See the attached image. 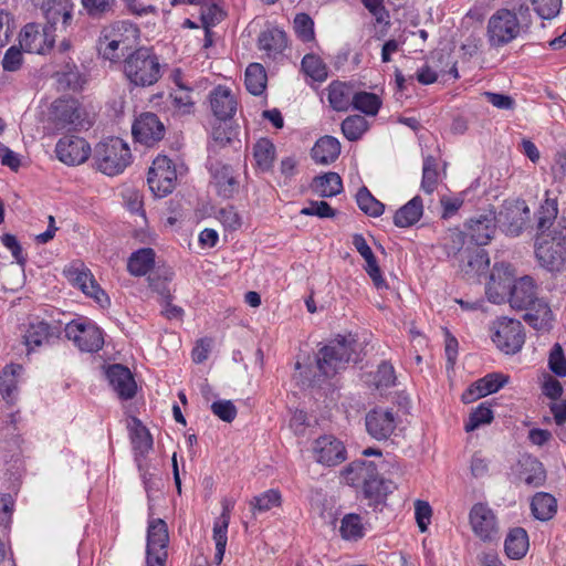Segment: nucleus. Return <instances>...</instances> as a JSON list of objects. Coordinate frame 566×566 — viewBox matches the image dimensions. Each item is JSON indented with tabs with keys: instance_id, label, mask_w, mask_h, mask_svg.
<instances>
[{
	"instance_id": "1",
	"label": "nucleus",
	"mask_w": 566,
	"mask_h": 566,
	"mask_svg": "<svg viewBox=\"0 0 566 566\" xmlns=\"http://www.w3.org/2000/svg\"><path fill=\"white\" fill-rule=\"evenodd\" d=\"M378 462L375 460L357 459L340 471L344 482L353 488H360L364 499L375 510L384 505L389 494L396 490V484L380 475Z\"/></svg>"
},
{
	"instance_id": "2",
	"label": "nucleus",
	"mask_w": 566,
	"mask_h": 566,
	"mask_svg": "<svg viewBox=\"0 0 566 566\" xmlns=\"http://www.w3.org/2000/svg\"><path fill=\"white\" fill-rule=\"evenodd\" d=\"M140 36L137 24L129 20H116L104 25L98 39V52L106 60L118 61Z\"/></svg>"
},
{
	"instance_id": "3",
	"label": "nucleus",
	"mask_w": 566,
	"mask_h": 566,
	"mask_svg": "<svg viewBox=\"0 0 566 566\" xmlns=\"http://www.w3.org/2000/svg\"><path fill=\"white\" fill-rule=\"evenodd\" d=\"M538 263L548 271H558L566 261V220L560 219L547 233H538L535 244Z\"/></svg>"
},
{
	"instance_id": "4",
	"label": "nucleus",
	"mask_w": 566,
	"mask_h": 566,
	"mask_svg": "<svg viewBox=\"0 0 566 566\" xmlns=\"http://www.w3.org/2000/svg\"><path fill=\"white\" fill-rule=\"evenodd\" d=\"M527 29L528 27L520 21L515 11L500 8L488 20V43L491 48H503L520 38Z\"/></svg>"
},
{
	"instance_id": "5",
	"label": "nucleus",
	"mask_w": 566,
	"mask_h": 566,
	"mask_svg": "<svg viewBox=\"0 0 566 566\" xmlns=\"http://www.w3.org/2000/svg\"><path fill=\"white\" fill-rule=\"evenodd\" d=\"M124 73L136 86H150L160 78L157 55L148 48H139L124 60Z\"/></svg>"
},
{
	"instance_id": "6",
	"label": "nucleus",
	"mask_w": 566,
	"mask_h": 566,
	"mask_svg": "<svg viewBox=\"0 0 566 566\" xmlns=\"http://www.w3.org/2000/svg\"><path fill=\"white\" fill-rule=\"evenodd\" d=\"M93 159L101 172L115 176L123 172L130 164L132 154L123 139L111 137L95 146Z\"/></svg>"
},
{
	"instance_id": "7",
	"label": "nucleus",
	"mask_w": 566,
	"mask_h": 566,
	"mask_svg": "<svg viewBox=\"0 0 566 566\" xmlns=\"http://www.w3.org/2000/svg\"><path fill=\"white\" fill-rule=\"evenodd\" d=\"M355 340L339 336L319 349L317 367L325 377L335 376L340 369L354 360Z\"/></svg>"
},
{
	"instance_id": "8",
	"label": "nucleus",
	"mask_w": 566,
	"mask_h": 566,
	"mask_svg": "<svg viewBox=\"0 0 566 566\" xmlns=\"http://www.w3.org/2000/svg\"><path fill=\"white\" fill-rule=\"evenodd\" d=\"M491 338L501 352L516 354L525 340L523 325L517 319L500 317L492 323Z\"/></svg>"
},
{
	"instance_id": "9",
	"label": "nucleus",
	"mask_w": 566,
	"mask_h": 566,
	"mask_svg": "<svg viewBox=\"0 0 566 566\" xmlns=\"http://www.w3.org/2000/svg\"><path fill=\"white\" fill-rule=\"evenodd\" d=\"M65 336L82 352H98L104 344L102 331L92 321L84 317L66 324Z\"/></svg>"
},
{
	"instance_id": "10",
	"label": "nucleus",
	"mask_w": 566,
	"mask_h": 566,
	"mask_svg": "<svg viewBox=\"0 0 566 566\" xmlns=\"http://www.w3.org/2000/svg\"><path fill=\"white\" fill-rule=\"evenodd\" d=\"M469 523L473 534L483 543L500 539V526L494 511L486 503H475L469 512Z\"/></svg>"
},
{
	"instance_id": "11",
	"label": "nucleus",
	"mask_w": 566,
	"mask_h": 566,
	"mask_svg": "<svg viewBox=\"0 0 566 566\" xmlns=\"http://www.w3.org/2000/svg\"><path fill=\"white\" fill-rule=\"evenodd\" d=\"M50 115L57 129H77L86 125L85 111L74 98H59L53 102Z\"/></svg>"
},
{
	"instance_id": "12",
	"label": "nucleus",
	"mask_w": 566,
	"mask_h": 566,
	"mask_svg": "<svg viewBox=\"0 0 566 566\" xmlns=\"http://www.w3.org/2000/svg\"><path fill=\"white\" fill-rule=\"evenodd\" d=\"M177 174L172 161L164 155L157 156L148 170L147 182L158 197L170 193L175 188Z\"/></svg>"
},
{
	"instance_id": "13",
	"label": "nucleus",
	"mask_w": 566,
	"mask_h": 566,
	"mask_svg": "<svg viewBox=\"0 0 566 566\" xmlns=\"http://www.w3.org/2000/svg\"><path fill=\"white\" fill-rule=\"evenodd\" d=\"M313 454L315 461L325 467H336L347 459L344 442L332 434L321 436L314 441Z\"/></svg>"
},
{
	"instance_id": "14",
	"label": "nucleus",
	"mask_w": 566,
	"mask_h": 566,
	"mask_svg": "<svg viewBox=\"0 0 566 566\" xmlns=\"http://www.w3.org/2000/svg\"><path fill=\"white\" fill-rule=\"evenodd\" d=\"M513 271L510 264L496 263L490 274V281L486 284L485 293L490 302L501 304L505 302L513 282Z\"/></svg>"
},
{
	"instance_id": "15",
	"label": "nucleus",
	"mask_w": 566,
	"mask_h": 566,
	"mask_svg": "<svg viewBox=\"0 0 566 566\" xmlns=\"http://www.w3.org/2000/svg\"><path fill=\"white\" fill-rule=\"evenodd\" d=\"M91 151L90 144L77 136H64L55 146L56 157L69 166L83 164L88 159Z\"/></svg>"
},
{
	"instance_id": "16",
	"label": "nucleus",
	"mask_w": 566,
	"mask_h": 566,
	"mask_svg": "<svg viewBox=\"0 0 566 566\" xmlns=\"http://www.w3.org/2000/svg\"><path fill=\"white\" fill-rule=\"evenodd\" d=\"M210 111L219 120L231 119L238 108V98L232 90L226 85L213 87L208 95Z\"/></svg>"
},
{
	"instance_id": "17",
	"label": "nucleus",
	"mask_w": 566,
	"mask_h": 566,
	"mask_svg": "<svg viewBox=\"0 0 566 566\" xmlns=\"http://www.w3.org/2000/svg\"><path fill=\"white\" fill-rule=\"evenodd\" d=\"M74 4L71 0H48L43 4V11L49 27V31L59 30L66 32L73 20Z\"/></svg>"
},
{
	"instance_id": "18",
	"label": "nucleus",
	"mask_w": 566,
	"mask_h": 566,
	"mask_svg": "<svg viewBox=\"0 0 566 566\" xmlns=\"http://www.w3.org/2000/svg\"><path fill=\"white\" fill-rule=\"evenodd\" d=\"M135 139L146 146L160 140L165 134V126L154 113L142 114L133 125Z\"/></svg>"
},
{
	"instance_id": "19",
	"label": "nucleus",
	"mask_w": 566,
	"mask_h": 566,
	"mask_svg": "<svg viewBox=\"0 0 566 566\" xmlns=\"http://www.w3.org/2000/svg\"><path fill=\"white\" fill-rule=\"evenodd\" d=\"M49 29H40L36 23L27 24L20 33V46L25 52L44 54L53 45Z\"/></svg>"
},
{
	"instance_id": "20",
	"label": "nucleus",
	"mask_w": 566,
	"mask_h": 566,
	"mask_svg": "<svg viewBox=\"0 0 566 566\" xmlns=\"http://www.w3.org/2000/svg\"><path fill=\"white\" fill-rule=\"evenodd\" d=\"M528 219L530 208L524 201H517L500 211L499 217H496V223H499L507 234L516 237L522 232Z\"/></svg>"
},
{
	"instance_id": "21",
	"label": "nucleus",
	"mask_w": 566,
	"mask_h": 566,
	"mask_svg": "<svg viewBox=\"0 0 566 566\" xmlns=\"http://www.w3.org/2000/svg\"><path fill=\"white\" fill-rule=\"evenodd\" d=\"M496 230V216L493 211L478 214L467 223V234L476 245H485Z\"/></svg>"
},
{
	"instance_id": "22",
	"label": "nucleus",
	"mask_w": 566,
	"mask_h": 566,
	"mask_svg": "<svg viewBox=\"0 0 566 566\" xmlns=\"http://www.w3.org/2000/svg\"><path fill=\"white\" fill-rule=\"evenodd\" d=\"M211 182L222 198H232L239 190V181L231 166L222 163H212L209 167Z\"/></svg>"
},
{
	"instance_id": "23",
	"label": "nucleus",
	"mask_w": 566,
	"mask_h": 566,
	"mask_svg": "<svg viewBox=\"0 0 566 566\" xmlns=\"http://www.w3.org/2000/svg\"><path fill=\"white\" fill-rule=\"evenodd\" d=\"M130 443L134 451L135 462L143 478H146L147 455L153 450L154 439L148 427H130Z\"/></svg>"
},
{
	"instance_id": "24",
	"label": "nucleus",
	"mask_w": 566,
	"mask_h": 566,
	"mask_svg": "<svg viewBox=\"0 0 566 566\" xmlns=\"http://www.w3.org/2000/svg\"><path fill=\"white\" fill-rule=\"evenodd\" d=\"M507 382V377L499 373H491L478 379L462 394V401L471 403L482 397L497 391Z\"/></svg>"
},
{
	"instance_id": "25",
	"label": "nucleus",
	"mask_w": 566,
	"mask_h": 566,
	"mask_svg": "<svg viewBox=\"0 0 566 566\" xmlns=\"http://www.w3.org/2000/svg\"><path fill=\"white\" fill-rule=\"evenodd\" d=\"M113 390L120 399H130L136 394V382L130 370L123 365H112L106 370Z\"/></svg>"
},
{
	"instance_id": "26",
	"label": "nucleus",
	"mask_w": 566,
	"mask_h": 566,
	"mask_svg": "<svg viewBox=\"0 0 566 566\" xmlns=\"http://www.w3.org/2000/svg\"><path fill=\"white\" fill-rule=\"evenodd\" d=\"M537 298L536 285L531 276L525 275L512 282L509 302L513 308H526Z\"/></svg>"
},
{
	"instance_id": "27",
	"label": "nucleus",
	"mask_w": 566,
	"mask_h": 566,
	"mask_svg": "<svg viewBox=\"0 0 566 566\" xmlns=\"http://www.w3.org/2000/svg\"><path fill=\"white\" fill-rule=\"evenodd\" d=\"M524 321L539 332L549 331L553 327L554 315L546 301L537 298L524 308Z\"/></svg>"
},
{
	"instance_id": "28",
	"label": "nucleus",
	"mask_w": 566,
	"mask_h": 566,
	"mask_svg": "<svg viewBox=\"0 0 566 566\" xmlns=\"http://www.w3.org/2000/svg\"><path fill=\"white\" fill-rule=\"evenodd\" d=\"M70 279L84 294L93 297L98 304L108 303V297L88 269H74L70 272Z\"/></svg>"
},
{
	"instance_id": "29",
	"label": "nucleus",
	"mask_w": 566,
	"mask_h": 566,
	"mask_svg": "<svg viewBox=\"0 0 566 566\" xmlns=\"http://www.w3.org/2000/svg\"><path fill=\"white\" fill-rule=\"evenodd\" d=\"M22 373L23 367L21 365L11 364L6 366L0 374V394L9 403H13L18 399Z\"/></svg>"
},
{
	"instance_id": "30",
	"label": "nucleus",
	"mask_w": 566,
	"mask_h": 566,
	"mask_svg": "<svg viewBox=\"0 0 566 566\" xmlns=\"http://www.w3.org/2000/svg\"><path fill=\"white\" fill-rule=\"evenodd\" d=\"M520 478L530 486H541L546 480L545 469L535 457L523 455L518 460Z\"/></svg>"
},
{
	"instance_id": "31",
	"label": "nucleus",
	"mask_w": 566,
	"mask_h": 566,
	"mask_svg": "<svg viewBox=\"0 0 566 566\" xmlns=\"http://www.w3.org/2000/svg\"><path fill=\"white\" fill-rule=\"evenodd\" d=\"M528 535L523 527L510 530L504 541V552L511 559L523 558L528 551Z\"/></svg>"
},
{
	"instance_id": "32",
	"label": "nucleus",
	"mask_w": 566,
	"mask_h": 566,
	"mask_svg": "<svg viewBox=\"0 0 566 566\" xmlns=\"http://www.w3.org/2000/svg\"><path fill=\"white\" fill-rule=\"evenodd\" d=\"M340 154V144L333 136H324L319 138L312 148V158L323 165L335 161Z\"/></svg>"
},
{
	"instance_id": "33",
	"label": "nucleus",
	"mask_w": 566,
	"mask_h": 566,
	"mask_svg": "<svg viewBox=\"0 0 566 566\" xmlns=\"http://www.w3.org/2000/svg\"><path fill=\"white\" fill-rule=\"evenodd\" d=\"M422 213V199L419 196H416L396 211L394 216V223L399 228L411 227L420 220Z\"/></svg>"
},
{
	"instance_id": "34",
	"label": "nucleus",
	"mask_w": 566,
	"mask_h": 566,
	"mask_svg": "<svg viewBox=\"0 0 566 566\" xmlns=\"http://www.w3.org/2000/svg\"><path fill=\"white\" fill-rule=\"evenodd\" d=\"M259 49L264 51L268 56L275 57L286 48V34L280 29H269L259 35Z\"/></svg>"
},
{
	"instance_id": "35",
	"label": "nucleus",
	"mask_w": 566,
	"mask_h": 566,
	"mask_svg": "<svg viewBox=\"0 0 566 566\" xmlns=\"http://www.w3.org/2000/svg\"><path fill=\"white\" fill-rule=\"evenodd\" d=\"M533 516L542 522L549 521L557 512L556 499L546 492H537L531 501Z\"/></svg>"
},
{
	"instance_id": "36",
	"label": "nucleus",
	"mask_w": 566,
	"mask_h": 566,
	"mask_svg": "<svg viewBox=\"0 0 566 566\" xmlns=\"http://www.w3.org/2000/svg\"><path fill=\"white\" fill-rule=\"evenodd\" d=\"M461 259L463 262L465 261V263L460 265V269L468 279L480 276L486 272L490 265V260L484 251H474V253H471L467 249Z\"/></svg>"
},
{
	"instance_id": "37",
	"label": "nucleus",
	"mask_w": 566,
	"mask_h": 566,
	"mask_svg": "<svg viewBox=\"0 0 566 566\" xmlns=\"http://www.w3.org/2000/svg\"><path fill=\"white\" fill-rule=\"evenodd\" d=\"M353 87L342 82H333L328 86V101L337 112H345L354 103Z\"/></svg>"
},
{
	"instance_id": "38",
	"label": "nucleus",
	"mask_w": 566,
	"mask_h": 566,
	"mask_svg": "<svg viewBox=\"0 0 566 566\" xmlns=\"http://www.w3.org/2000/svg\"><path fill=\"white\" fill-rule=\"evenodd\" d=\"M155 264V251L143 248L134 252L127 263V270L132 275L142 276L149 272Z\"/></svg>"
},
{
	"instance_id": "39",
	"label": "nucleus",
	"mask_w": 566,
	"mask_h": 566,
	"mask_svg": "<svg viewBox=\"0 0 566 566\" xmlns=\"http://www.w3.org/2000/svg\"><path fill=\"white\" fill-rule=\"evenodd\" d=\"M169 543V533L167 523L161 518H154L148 522L147 544L150 548H167Z\"/></svg>"
},
{
	"instance_id": "40",
	"label": "nucleus",
	"mask_w": 566,
	"mask_h": 566,
	"mask_svg": "<svg viewBox=\"0 0 566 566\" xmlns=\"http://www.w3.org/2000/svg\"><path fill=\"white\" fill-rule=\"evenodd\" d=\"M85 14L93 20L112 17L118 7L117 0H81Z\"/></svg>"
},
{
	"instance_id": "41",
	"label": "nucleus",
	"mask_w": 566,
	"mask_h": 566,
	"mask_svg": "<svg viewBox=\"0 0 566 566\" xmlns=\"http://www.w3.org/2000/svg\"><path fill=\"white\" fill-rule=\"evenodd\" d=\"M407 411H401L397 409H385L381 407H377L370 410L366 415V423L365 424H385V423H401V422H410L407 418Z\"/></svg>"
},
{
	"instance_id": "42",
	"label": "nucleus",
	"mask_w": 566,
	"mask_h": 566,
	"mask_svg": "<svg viewBox=\"0 0 566 566\" xmlns=\"http://www.w3.org/2000/svg\"><path fill=\"white\" fill-rule=\"evenodd\" d=\"M558 214L557 200L547 198L537 211V230L539 233H547L552 231Z\"/></svg>"
},
{
	"instance_id": "43",
	"label": "nucleus",
	"mask_w": 566,
	"mask_h": 566,
	"mask_svg": "<svg viewBox=\"0 0 566 566\" xmlns=\"http://www.w3.org/2000/svg\"><path fill=\"white\" fill-rule=\"evenodd\" d=\"M313 186L321 197H333L342 192L343 181L337 172H326L314 179Z\"/></svg>"
},
{
	"instance_id": "44",
	"label": "nucleus",
	"mask_w": 566,
	"mask_h": 566,
	"mask_svg": "<svg viewBox=\"0 0 566 566\" xmlns=\"http://www.w3.org/2000/svg\"><path fill=\"white\" fill-rule=\"evenodd\" d=\"M266 72L260 63H252L245 70V87L252 95H261L266 87Z\"/></svg>"
},
{
	"instance_id": "45",
	"label": "nucleus",
	"mask_w": 566,
	"mask_h": 566,
	"mask_svg": "<svg viewBox=\"0 0 566 566\" xmlns=\"http://www.w3.org/2000/svg\"><path fill=\"white\" fill-rule=\"evenodd\" d=\"M281 504L282 494L277 489H270L249 501L253 514L268 512L273 507L281 506Z\"/></svg>"
},
{
	"instance_id": "46",
	"label": "nucleus",
	"mask_w": 566,
	"mask_h": 566,
	"mask_svg": "<svg viewBox=\"0 0 566 566\" xmlns=\"http://www.w3.org/2000/svg\"><path fill=\"white\" fill-rule=\"evenodd\" d=\"M253 156L259 168L269 170L275 158L274 144L268 138L259 139L253 147Z\"/></svg>"
},
{
	"instance_id": "47",
	"label": "nucleus",
	"mask_w": 566,
	"mask_h": 566,
	"mask_svg": "<svg viewBox=\"0 0 566 566\" xmlns=\"http://www.w3.org/2000/svg\"><path fill=\"white\" fill-rule=\"evenodd\" d=\"M50 329V325L45 322L30 324L24 335V343L27 347L33 350L48 343L51 335Z\"/></svg>"
},
{
	"instance_id": "48",
	"label": "nucleus",
	"mask_w": 566,
	"mask_h": 566,
	"mask_svg": "<svg viewBox=\"0 0 566 566\" xmlns=\"http://www.w3.org/2000/svg\"><path fill=\"white\" fill-rule=\"evenodd\" d=\"M339 533L344 539L358 541L364 537V525L358 514H346L340 521Z\"/></svg>"
},
{
	"instance_id": "49",
	"label": "nucleus",
	"mask_w": 566,
	"mask_h": 566,
	"mask_svg": "<svg viewBox=\"0 0 566 566\" xmlns=\"http://www.w3.org/2000/svg\"><path fill=\"white\" fill-rule=\"evenodd\" d=\"M174 109L181 114L187 115L193 113L195 101L192 98V87L175 88L169 95Z\"/></svg>"
},
{
	"instance_id": "50",
	"label": "nucleus",
	"mask_w": 566,
	"mask_h": 566,
	"mask_svg": "<svg viewBox=\"0 0 566 566\" xmlns=\"http://www.w3.org/2000/svg\"><path fill=\"white\" fill-rule=\"evenodd\" d=\"M368 130V122L360 115L346 117L342 123V133L350 142L361 138Z\"/></svg>"
},
{
	"instance_id": "51",
	"label": "nucleus",
	"mask_w": 566,
	"mask_h": 566,
	"mask_svg": "<svg viewBox=\"0 0 566 566\" xmlns=\"http://www.w3.org/2000/svg\"><path fill=\"white\" fill-rule=\"evenodd\" d=\"M356 201L359 209L370 217H379L384 213L385 205L377 200L366 187L358 190Z\"/></svg>"
},
{
	"instance_id": "52",
	"label": "nucleus",
	"mask_w": 566,
	"mask_h": 566,
	"mask_svg": "<svg viewBox=\"0 0 566 566\" xmlns=\"http://www.w3.org/2000/svg\"><path fill=\"white\" fill-rule=\"evenodd\" d=\"M437 167V159L433 156H427L423 159L421 189L427 193H432L438 186L439 174Z\"/></svg>"
},
{
	"instance_id": "53",
	"label": "nucleus",
	"mask_w": 566,
	"mask_h": 566,
	"mask_svg": "<svg viewBox=\"0 0 566 566\" xmlns=\"http://www.w3.org/2000/svg\"><path fill=\"white\" fill-rule=\"evenodd\" d=\"M302 70L316 82H324L327 78V67L319 56L306 54L302 60Z\"/></svg>"
},
{
	"instance_id": "54",
	"label": "nucleus",
	"mask_w": 566,
	"mask_h": 566,
	"mask_svg": "<svg viewBox=\"0 0 566 566\" xmlns=\"http://www.w3.org/2000/svg\"><path fill=\"white\" fill-rule=\"evenodd\" d=\"M353 106L366 115L375 116L381 106V101L374 93L357 92L354 95Z\"/></svg>"
},
{
	"instance_id": "55",
	"label": "nucleus",
	"mask_w": 566,
	"mask_h": 566,
	"mask_svg": "<svg viewBox=\"0 0 566 566\" xmlns=\"http://www.w3.org/2000/svg\"><path fill=\"white\" fill-rule=\"evenodd\" d=\"M200 6V20L203 29L211 28L223 19L222 9L216 4L205 1Z\"/></svg>"
},
{
	"instance_id": "56",
	"label": "nucleus",
	"mask_w": 566,
	"mask_h": 566,
	"mask_svg": "<svg viewBox=\"0 0 566 566\" xmlns=\"http://www.w3.org/2000/svg\"><path fill=\"white\" fill-rule=\"evenodd\" d=\"M465 234L458 229H450L444 238V249L449 256H463V245H464Z\"/></svg>"
},
{
	"instance_id": "57",
	"label": "nucleus",
	"mask_w": 566,
	"mask_h": 566,
	"mask_svg": "<svg viewBox=\"0 0 566 566\" xmlns=\"http://www.w3.org/2000/svg\"><path fill=\"white\" fill-rule=\"evenodd\" d=\"M294 30L303 42H310L314 39V22L306 13H298L295 15Z\"/></svg>"
},
{
	"instance_id": "58",
	"label": "nucleus",
	"mask_w": 566,
	"mask_h": 566,
	"mask_svg": "<svg viewBox=\"0 0 566 566\" xmlns=\"http://www.w3.org/2000/svg\"><path fill=\"white\" fill-rule=\"evenodd\" d=\"M534 11L542 19H553L560 10L562 0H531Z\"/></svg>"
},
{
	"instance_id": "59",
	"label": "nucleus",
	"mask_w": 566,
	"mask_h": 566,
	"mask_svg": "<svg viewBox=\"0 0 566 566\" xmlns=\"http://www.w3.org/2000/svg\"><path fill=\"white\" fill-rule=\"evenodd\" d=\"M549 369L558 377L566 376V357L563 347L556 343L551 349L548 357Z\"/></svg>"
},
{
	"instance_id": "60",
	"label": "nucleus",
	"mask_w": 566,
	"mask_h": 566,
	"mask_svg": "<svg viewBox=\"0 0 566 566\" xmlns=\"http://www.w3.org/2000/svg\"><path fill=\"white\" fill-rule=\"evenodd\" d=\"M14 500L11 494H0V527L8 530L12 522Z\"/></svg>"
},
{
	"instance_id": "61",
	"label": "nucleus",
	"mask_w": 566,
	"mask_h": 566,
	"mask_svg": "<svg viewBox=\"0 0 566 566\" xmlns=\"http://www.w3.org/2000/svg\"><path fill=\"white\" fill-rule=\"evenodd\" d=\"M217 218L229 230H237L241 227V217L233 206L221 208L217 213Z\"/></svg>"
},
{
	"instance_id": "62",
	"label": "nucleus",
	"mask_w": 566,
	"mask_h": 566,
	"mask_svg": "<svg viewBox=\"0 0 566 566\" xmlns=\"http://www.w3.org/2000/svg\"><path fill=\"white\" fill-rule=\"evenodd\" d=\"M212 412L224 422H232L237 416V408L230 400H218L211 405Z\"/></svg>"
},
{
	"instance_id": "63",
	"label": "nucleus",
	"mask_w": 566,
	"mask_h": 566,
	"mask_svg": "<svg viewBox=\"0 0 566 566\" xmlns=\"http://www.w3.org/2000/svg\"><path fill=\"white\" fill-rule=\"evenodd\" d=\"M301 214L333 218L336 211L326 201H310V205L301 210Z\"/></svg>"
},
{
	"instance_id": "64",
	"label": "nucleus",
	"mask_w": 566,
	"mask_h": 566,
	"mask_svg": "<svg viewBox=\"0 0 566 566\" xmlns=\"http://www.w3.org/2000/svg\"><path fill=\"white\" fill-rule=\"evenodd\" d=\"M23 63V55L21 49L12 45L7 50L2 59V67L7 72H15L20 70Z\"/></svg>"
}]
</instances>
